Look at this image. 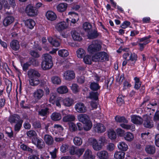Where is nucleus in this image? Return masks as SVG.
I'll return each mask as SVG.
<instances>
[{
    "mask_svg": "<svg viewBox=\"0 0 159 159\" xmlns=\"http://www.w3.org/2000/svg\"><path fill=\"white\" fill-rule=\"evenodd\" d=\"M25 26L27 28L32 30L35 25V23L32 19H28L26 20L25 22Z\"/></svg>",
    "mask_w": 159,
    "mask_h": 159,
    "instance_id": "obj_19",
    "label": "nucleus"
},
{
    "mask_svg": "<svg viewBox=\"0 0 159 159\" xmlns=\"http://www.w3.org/2000/svg\"><path fill=\"white\" fill-rule=\"evenodd\" d=\"M44 140L46 143L49 146L52 145L53 144V139L49 134H45L44 136Z\"/></svg>",
    "mask_w": 159,
    "mask_h": 159,
    "instance_id": "obj_16",
    "label": "nucleus"
},
{
    "mask_svg": "<svg viewBox=\"0 0 159 159\" xmlns=\"http://www.w3.org/2000/svg\"><path fill=\"white\" fill-rule=\"evenodd\" d=\"M88 143L95 151H98L102 148V145H101V144L98 143V141L94 138H91L89 139Z\"/></svg>",
    "mask_w": 159,
    "mask_h": 159,
    "instance_id": "obj_6",
    "label": "nucleus"
},
{
    "mask_svg": "<svg viewBox=\"0 0 159 159\" xmlns=\"http://www.w3.org/2000/svg\"><path fill=\"white\" fill-rule=\"evenodd\" d=\"M76 150L75 155H77L79 157L83 154V153L85 149L84 148H77Z\"/></svg>",
    "mask_w": 159,
    "mask_h": 159,
    "instance_id": "obj_60",
    "label": "nucleus"
},
{
    "mask_svg": "<svg viewBox=\"0 0 159 159\" xmlns=\"http://www.w3.org/2000/svg\"><path fill=\"white\" fill-rule=\"evenodd\" d=\"M75 117L73 115H68L64 116L63 120L64 122H71L75 120Z\"/></svg>",
    "mask_w": 159,
    "mask_h": 159,
    "instance_id": "obj_32",
    "label": "nucleus"
},
{
    "mask_svg": "<svg viewBox=\"0 0 159 159\" xmlns=\"http://www.w3.org/2000/svg\"><path fill=\"white\" fill-rule=\"evenodd\" d=\"M74 100L69 98H67L63 100V104L67 107H70L73 104Z\"/></svg>",
    "mask_w": 159,
    "mask_h": 159,
    "instance_id": "obj_33",
    "label": "nucleus"
},
{
    "mask_svg": "<svg viewBox=\"0 0 159 159\" xmlns=\"http://www.w3.org/2000/svg\"><path fill=\"white\" fill-rule=\"evenodd\" d=\"M70 21L67 18L66 19V21H63L58 23L56 25V28L58 31H61L67 28L69 25V22Z\"/></svg>",
    "mask_w": 159,
    "mask_h": 159,
    "instance_id": "obj_8",
    "label": "nucleus"
},
{
    "mask_svg": "<svg viewBox=\"0 0 159 159\" xmlns=\"http://www.w3.org/2000/svg\"><path fill=\"white\" fill-rule=\"evenodd\" d=\"M47 19L51 21H53L57 18V15L55 13L51 11H48L46 14Z\"/></svg>",
    "mask_w": 159,
    "mask_h": 159,
    "instance_id": "obj_18",
    "label": "nucleus"
},
{
    "mask_svg": "<svg viewBox=\"0 0 159 159\" xmlns=\"http://www.w3.org/2000/svg\"><path fill=\"white\" fill-rule=\"evenodd\" d=\"M49 113V109L47 107L41 109L38 111L39 116L42 117V118H40V119H42L43 120L46 119Z\"/></svg>",
    "mask_w": 159,
    "mask_h": 159,
    "instance_id": "obj_9",
    "label": "nucleus"
},
{
    "mask_svg": "<svg viewBox=\"0 0 159 159\" xmlns=\"http://www.w3.org/2000/svg\"><path fill=\"white\" fill-rule=\"evenodd\" d=\"M25 12L27 15L30 16H36L38 13V10L35 7L31 4L27 5L25 9Z\"/></svg>",
    "mask_w": 159,
    "mask_h": 159,
    "instance_id": "obj_4",
    "label": "nucleus"
},
{
    "mask_svg": "<svg viewBox=\"0 0 159 159\" xmlns=\"http://www.w3.org/2000/svg\"><path fill=\"white\" fill-rule=\"evenodd\" d=\"M20 148L24 151H28L31 153H32L33 151L35 150H33L32 148H30L29 146L24 144H22L20 145Z\"/></svg>",
    "mask_w": 159,
    "mask_h": 159,
    "instance_id": "obj_52",
    "label": "nucleus"
},
{
    "mask_svg": "<svg viewBox=\"0 0 159 159\" xmlns=\"http://www.w3.org/2000/svg\"><path fill=\"white\" fill-rule=\"evenodd\" d=\"M98 141V143L101 144L100 145H102V147L104 145L107 143V140L105 137L103 136L100 137Z\"/></svg>",
    "mask_w": 159,
    "mask_h": 159,
    "instance_id": "obj_47",
    "label": "nucleus"
},
{
    "mask_svg": "<svg viewBox=\"0 0 159 159\" xmlns=\"http://www.w3.org/2000/svg\"><path fill=\"white\" fill-rule=\"evenodd\" d=\"M124 138L126 141L129 142L131 141L134 139V137L133 134L129 132L125 133Z\"/></svg>",
    "mask_w": 159,
    "mask_h": 159,
    "instance_id": "obj_39",
    "label": "nucleus"
},
{
    "mask_svg": "<svg viewBox=\"0 0 159 159\" xmlns=\"http://www.w3.org/2000/svg\"><path fill=\"white\" fill-rule=\"evenodd\" d=\"M108 135L109 138L111 139H115L116 136L115 132L112 129H110L108 131Z\"/></svg>",
    "mask_w": 159,
    "mask_h": 159,
    "instance_id": "obj_48",
    "label": "nucleus"
},
{
    "mask_svg": "<svg viewBox=\"0 0 159 159\" xmlns=\"http://www.w3.org/2000/svg\"><path fill=\"white\" fill-rule=\"evenodd\" d=\"M100 55V61H108L109 60V56L107 54L104 52H98Z\"/></svg>",
    "mask_w": 159,
    "mask_h": 159,
    "instance_id": "obj_27",
    "label": "nucleus"
},
{
    "mask_svg": "<svg viewBox=\"0 0 159 159\" xmlns=\"http://www.w3.org/2000/svg\"><path fill=\"white\" fill-rule=\"evenodd\" d=\"M28 75L30 79H33L35 77H39L41 75L37 70H29L28 72Z\"/></svg>",
    "mask_w": 159,
    "mask_h": 159,
    "instance_id": "obj_23",
    "label": "nucleus"
},
{
    "mask_svg": "<svg viewBox=\"0 0 159 159\" xmlns=\"http://www.w3.org/2000/svg\"><path fill=\"white\" fill-rule=\"evenodd\" d=\"M119 75L120 74H119L116 80L119 84H121L123 81L125 80V78L124 77V75L123 74L120 76H119Z\"/></svg>",
    "mask_w": 159,
    "mask_h": 159,
    "instance_id": "obj_62",
    "label": "nucleus"
},
{
    "mask_svg": "<svg viewBox=\"0 0 159 159\" xmlns=\"http://www.w3.org/2000/svg\"><path fill=\"white\" fill-rule=\"evenodd\" d=\"M94 130L95 132L98 133H101L105 131V128L102 124H97L94 126Z\"/></svg>",
    "mask_w": 159,
    "mask_h": 159,
    "instance_id": "obj_15",
    "label": "nucleus"
},
{
    "mask_svg": "<svg viewBox=\"0 0 159 159\" xmlns=\"http://www.w3.org/2000/svg\"><path fill=\"white\" fill-rule=\"evenodd\" d=\"M76 53L78 57L83 58L86 52L83 49L80 48L77 51Z\"/></svg>",
    "mask_w": 159,
    "mask_h": 159,
    "instance_id": "obj_44",
    "label": "nucleus"
},
{
    "mask_svg": "<svg viewBox=\"0 0 159 159\" xmlns=\"http://www.w3.org/2000/svg\"><path fill=\"white\" fill-rule=\"evenodd\" d=\"M77 119L79 121L85 125L83 127L84 130L88 131L91 128L92 124L88 115L85 114H79L77 116Z\"/></svg>",
    "mask_w": 159,
    "mask_h": 159,
    "instance_id": "obj_1",
    "label": "nucleus"
},
{
    "mask_svg": "<svg viewBox=\"0 0 159 159\" xmlns=\"http://www.w3.org/2000/svg\"><path fill=\"white\" fill-rule=\"evenodd\" d=\"M115 120L117 122L119 123H127L128 122V120L123 116H117L115 117Z\"/></svg>",
    "mask_w": 159,
    "mask_h": 159,
    "instance_id": "obj_43",
    "label": "nucleus"
},
{
    "mask_svg": "<svg viewBox=\"0 0 159 159\" xmlns=\"http://www.w3.org/2000/svg\"><path fill=\"white\" fill-rule=\"evenodd\" d=\"M130 24V22L128 21H125L120 26V27L122 29H125L127 28Z\"/></svg>",
    "mask_w": 159,
    "mask_h": 159,
    "instance_id": "obj_64",
    "label": "nucleus"
},
{
    "mask_svg": "<svg viewBox=\"0 0 159 159\" xmlns=\"http://www.w3.org/2000/svg\"><path fill=\"white\" fill-rule=\"evenodd\" d=\"M29 81L30 85L33 86L37 85L39 83V80H35L34 78L30 79Z\"/></svg>",
    "mask_w": 159,
    "mask_h": 159,
    "instance_id": "obj_54",
    "label": "nucleus"
},
{
    "mask_svg": "<svg viewBox=\"0 0 159 159\" xmlns=\"http://www.w3.org/2000/svg\"><path fill=\"white\" fill-rule=\"evenodd\" d=\"M6 132L10 138H11L13 137V132L10 127H7L6 128Z\"/></svg>",
    "mask_w": 159,
    "mask_h": 159,
    "instance_id": "obj_63",
    "label": "nucleus"
},
{
    "mask_svg": "<svg viewBox=\"0 0 159 159\" xmlns=\"http://www.w3.org/2000/svg\"><path fill=\"white\" fill-rule=\"evenodd\" d=\"M69 128L70 131L72 132L76 131L77 130L76 125L73 122H70L69 124Z\"/></svg>",
    "mask_w": 159,
    "mask_h": 159,
    "instance_id": "obj_59",
    "label": "nucleus"
},
{
    "mask_svg": "<svg viewBox=\"0 0 159 159\" xmlns=\"http://www.w3.org/2000/svg\"><path fill=\"white\" fill-rule=\"evenodd\" d=\"M102 46L97 40L93 41L88 47V50L90 53L93 54L101 50Z\"/></svg>",
    "mask_w": 159,
    "mask_h": 159,
    "instance_id": "obj_3",
    "label": "nucleus"
},
{
    "mask_svg": "<svg viewBox=\"0 0 159 159\" xmlns=\"http://www.w3.org/2000/svg\"><path fill=\"white\" fill-rule=\"evenodd\" d=\"M37 66L39 65V62L36 59L30 58L28 61L25 63L23 66V70H28L29 67L31 65Z\"/></svg>",
    "mask_w": 159,
    "mask_h": 159,
    "instance_id": "obj_7",
    "label": "nucleus"
},
{
    "mask_svg": "<svg viewBox=\"0 0 159 159\" xmlns=\"http://www.w3.org/2000/svg\"><path fill=\"white\" fill-rule=\"evenodd\" d=\"M138 56L136 54L134 53L130 52V56L128 59V61H130L133 62V64L134 65L137 60Z\"/></svg>",
    "mask_w": 159,
    "mask_h": 159,
    "instance_id": "obj_41",
    "label": "nucleus"
},
{
    "mask_svg": "<svg viewBox=\"0 0 159 159\" xmlns=\"http://www.w3.org/2000/svg\"><path fill=\"white\" fill-rule=\"evenodd\" d=\"M33 125L35 129H39L41 127V124L39 120L34 121L33 123Z\"/></svg>",
    "mask_w": 159,
    "mask_h": 159,
    "instance_id": "obj_61",
    "label": "nucleus"
},
{
    "mask_svg": "<svg viewBox=\"0 0 159 159\" xmlns=\"http://www.w3.org/2000/svg\"><path fill=\"white\" fill-rule=\"evenodd\" d=\"M52 82L54 84H59L61 82L60 78L57 76H53L51 78Z\"/></svg>",
    "mask_w": 159,
    "mask_h": 159,
    "instance_id": "obj_51",
    "label": "nucleus"
},
{
    "mask_svg": "<svg viewBox=\"0 0 159 159\" xmlns=\"http://www.w3.org/2000/svg\"><path fill=\"white\" fill-rule=\"evenodd\" d=\"M97 155L100 159H107L109 157L108 153L106 151H102L97 153Z\"/></svg>",
    "mask_w": 159,
    "mask_h": 159,
    "instance_id": "obj_26",
    "label": "nucleus"
},
{
    "mask_svg": "<svg viewBox=\"0 0 159 159\" xmlns=\"http://www.w3.org/2000/svg\"><path fill=\"white\" fill-rule=\"evenodd\" d=\"M74 144L77 146H80L82 143V139L79 137H75L73 140Z\"/></svg>",
    "mask_w": 159,
    "mask_h": 159,
    "instance_id": "obj_53",
    "label": "nucleus"
},
{
    "mask_svg": "<svg viewBox=\"0 0 159 159\" xmlns=\"http://www.w3.org/2000/svg\"><path fill=\"white\" fill-rule=\"evenodd\" d=\"M57 92L60 94L66 93L68 92V90L66 86H61L58 87L57 89Z\"/></svg>",
    "mask_w": 159,
    "mask_h": 159,
    "instance_id": "obj_35",
    "label": "nucleus"
},
{
    "mask_svg": "<svg viewBox=\"0 0 159 159\" xmlns=\"http://www.w3.org/2000/svg\"><path fill=\"white\" fill-rule=\"evenodd\" d=\"M51 118L53 121H59L61 119V116L60 113L54 112L51 115Z\"/></svg>",
    "mask_w": 159,
    "mask_h": 159,
    "instance_id": "obj_29",
    "label": "nucleus"
},
{
    "mask_svg": "<svg viewBox=\"0 0 159 159\" xmlns=\"http://www.w3.org/2000/svg\"><path fill=\"white\" fill-rule=\"evenodd\" d=\"M145 151L149 154H153L155 152L156 148L154 146L148 145L146 146Z\"/></svg>",
    "mask_w": 159,
    "mask_h": 159,
    "instance_id": "obj_28",
    "label": "nucleus"
},
{
    "mask_svg": "<svg viewBox=\"0 0 159 159\" xmlns=\"http://www.w3.org/2000/svg\"><path fill=\"white\" fill-rule=\"evenodd\" d=\"M132 122L135 124L141 125L143 122L142 118L140 116L135 115H133L131 116Z\"/></svg>",
    "mask_w": 159,
    "mask_h": 159,
    "instance_id": "obj_14",
    "label": "nucleus"
},
{
    "mask_svg": "<svg viewBox=\"0 0 159 159\" xmlns=\"http://www.w3.org/2000/svg\"><path fill=\"white\" fill-rule=\"evenodd\" d=\"M100 34L97 29H92L87 33V37L89 39H93L97 38Z\"/></svg>",
    "mask_w": 159,
    "mask_h": 159,
    "instance_id": "obj_12",
    "label": "nucleus"
},
{
    "mask_svg": "<svg viewBox=\"0 0 159 159\" xmlns=\"http://www.w3.org/2000/svg\"><path fill=\"white\" fill-rule=\"evenodd\" d=\"M76 110L79 113H84L86 111V107L84 103L81 102L77 103L75 106Z\"/></svg>",
    "mask_w": 159,
    "mask_h": 159,
    "instance_id": "obj_13",
    "label": "nucleus"
},
{
    "mask_svg": "<svg viewBox=\"0 0 159 159\" xmlns=\"http://www.w3.org/2000/svg\"><path fill=\"white\" fill-rule=\"evenodd\" d=\"M15 18L12 16H7L4 18L2 21L3 25L7 27L11 25L14 21Z\"/></svg>",
    "mask_w": 159,
    "mask_h": 159,
    "instance_id": "obj_10",
    "label": "nucleus"
},
{
    "mask_svg": "<svg viewBox=\"0 0 159 159\" xmlns=\"http://www.w3.org/2000/svg\"><path fill=\"white\" fill-rule=\"evenodd\" d=\"M48 40L53 46L58 47L60 45V43L58 40L52 37H49L48 38Z\"/></svg>",
    "mask_w": 159,
    "mask_h": 159,
    "instance_id": "obj_30",
    "label": "nucleus"
},
{
    "mask_svg": "<svg viewBox=\"0 0 159 159\" xmlns=\"http://www.w3.org/2000/svg\"><path fill=\"white\" fill-rule=\"evenodd\" d=\"M35 139L37 141V146L39 149H41L44 147L45 143L42 139H39L37 138L32 139V141L33 143H35L34 140Z\"/></svg>",
    "mask_w": 159,
    "mask_h": 159,
    "instance_id": "obj_21",
    "label": "nucleus"
},
{
    "mask_svg": "<svg viewBox=\"0 0 159 159\" xmlns=\"http://www.w3.org/2000/svg\"><path fill=\"white\" fill-rule=\"evenodd\" d=\"M20 118L19 115L14 114L10 116L8 121L11 124L15 123L20 121Z\"/></svg>",
    "mask_w": 159,
    "mask_h": 159,
    "instance_id": "obj_20",
    "label": "nucleus"
},
{
    "mask_svg": "<svg viewBox=\"0 0 159 159\" xmlns=\"http://www.w3.org/2000/svg\"><path fill=\"white\" fill-rule=\"evenodd\" d=\"M58 53L59 56L63 57H67L69 54L68 50L64 49L58 51Z\"/></svg>",
    "mask_w": 159,
    "mask_h": 159,
    "instance_id": "obj_40",
    "label": "nucleus"
},
{
    "mask_svg": "<svg viewBox=\"0 0 159 159\" xmlns=\"http://www.w3.org/2000/svg\"><path fill=\"white\" fill-rule=\"evenodd\" d=\"M5 82L7 85V92L8 94H10L11 90L12 83L9 80L6 81Z\"/></svg>",
    "mask_w": 159,
    "mask_h": 159,
    "instance_id": "obj_50",
    "label": "nucleus"
},
{
    "mask_svg": "<svg viewBox=\"0 0 159 159\" xmlns=\"http://www.w3.org/2000/svg\"><path fill=\"white\" fill-rule=\"evenodd\" d=\"M120 126L122 128L127 130H130L132 131L135 130V126L134 125H128L122 124H120Z\"/></svg>",
    "mask_w": 159,
    "mask_h": 159,
    "instance_id": "obj_46",
    "label": "nucleus"
},
{
    "mask_svg": "<svg viewBox=\"0 0 159 159\" xmlns=\"http://www.w3.org/2000/svg\"><path fill=\"white\" fill-rule=\"evenodd\" d=\"M125 153L122 152L116 151L114 155L116 159H123L124 158Z\"/></svg>",
    "mask_w": 159,
    "mask_h": 159,
    "instance_id": "obj_37",
    "label": "nucleus"
},
{
    "mask_svg": "<svg viewBox=\"0 0 159 159\" xmlns=\"http://www.w3.org/2000/svg\"><path fill=\"white\" fill-rule=\"evenodd\" d=\"M83 27L85 31L87 33L92 29V26L88 22H85L83 24Z\"/></svg>",
    "mask_w": 159,
    "mask_h": 159,
    "instance_id": "obj_34",
    "label": "nucleus"
},
{
    "mask_svg": "<svg viewBox=\"0 0 159 159\" xmlns=\"http://www.w3.org/2000/svg\"><path fill=\"white\" fill-rule=\"evenodd\" d=\"M26 134L28 137L30 139H31L33 138L34 139V138H36V137L37 135V134L36 132L33 130H30L27 132Z\"/></svg>",
    "mask_w": 159,
    "mask_h": 159,
    "instance_id": "obj_45",
    "label": "nucleus"
},
{
    "mask_svg": "<svg viewBox=\"0 0 159 159\" xmlns=\"http://www.w3.org/2000/svg\"><path fill=\"white\" fill-rule=\"evenodd\" d=\"M98 52H97L92 57V60L93 61L97 62L100 61V55L98 54Z\"/></svg>",
    "mask_w": 159,
    "mask_h": 159,
    "instance_id": "obj_56",
    "label": "nucleus"
},
{
    "mask_svg": "<svg viewBox=\"0 0 159 159\" xmlns=\"http://www.w3.org/2000/svg\"><path fill=\"white\" fill-rule=\"evenodd\" d=\"M70 88L73 92L75 93L78 92L80 90L79 86L76 84H72Z\"/></svg>",
    "mask_w": 159,
    "mask_h": 159,
    "instance_id": "obj_55",
    "label": "nucleus"
},
{
    "mask_svg": "<svg viewBox=\"0 0 159 159\" xmlns=\"http://www.w3.org/2000/svg\"><path fill=\"white\" fill-rule=\"evenodd\" d=\"M67 4L65 3H59L57 6V11L60 12H64L67 9Z\"/></svg>",
    "mask_w": 159,
    "mask_h": 159,
    "instance_id": "obj_25",
    "label": "nucleus"
},
{
    "mask_svg": "<svg viewBox=\"0 0 159 159\" xmlns=\"http://www.w3.org/2000/svg\"><path fill=\"white\" fill-rule=\"evenodd\" d=\"M41 67L42 70H49L53 66L52 57L49 54L45 53L42 56Z\"/></svg>",
    "mask_w": 159,
    "mask_h": 159,
    "instance_id": "obj_2",
    "label": "nucleus"
},
{
    "mask_svg": "<svg viewBox=\"0 0 159 159\" xmlns=\"http://www.w3.org/2000/svg\"><path fill=\"white\" fill-rule=\"evenodd\" d=\"M11 48L14 51H17L20 48V45L18 41L16 39L12 40L10 43Z\"/></svg>",
    "mask_w": 159,
    "mask_h": 159,
    "instance_id": "obj_22",
    "label": "nucleus"
},
{
    "mask_svg": "<svg viewBox=\"0 0 159 159\" xmlns=\"http://www.w3.org/2000/svg\"><path fill=\"white\" fill-rule=\"evenodd\" d=\"M71 34L72 38L74 40L80 41L82 39L80 34L77 31L72 30L71 32Z\"/></svg>",
    "mask_w": 159,
    "mask_h": 159,
    "instance_id": "obj_17",
    "label": "nucleus"
},
{
    "mask_svg": "<svg viewBox=\"0 0 159 159\" xmlns=\"http://www.w3.org/2000/svg\"><path fill=\"white\" fill-rule=\"evenodd\" d=\"M118 147L120 150L124 151H126L128 148L127 145L123 142H120L118 145Z\"/></svg>",
    "mask_w": 159,
    "mask_h": 159,
    "instance_id": "obj_42",
    "label": "nucleus"
},
{
    "mask_svg": "<svg viewBox=\"0 0 159 159\" xmlns=\"http://www.w3.org/2000/svg\"><path fill=\"white\" fill-rule=\"evenodd\" d=\"M90 84V88L93 91H97L100 89V86L97 83L94 82H91Z\"/></svg>",
    "mask_w": 159,
    "mask_h": 159,
    "instance_id": "obj_36",
    "label": "nucleus"
},
{
    "mask_svg": "<svg viewBox=\"0 0 159 159\" xmlns=\"http://www.w3.org/2000/svg\"><path fill=\"white\" fill-rule=\"evenodd\" d=\"M83 60L87 64H91L92 62V57L89 55H86L84 57Z\"/></svg>",
    "mask_w": 159,
    "mask_h": 159,
    "instance_id": "obj_49",
    "label": "nucleus"
},
{
    "mask_svg": "<svg viewBox=\"0 0 159 159\" xmlns=\"http://www.w3.org/2000/svg\"><path fill=\"white\" fill-rule=\"evenodd\" d=\"M43 94L44 92L43 90L39 89L34 92V96L36 98L39 99L43 96Z\"/></svg>",
    "mask_w": 159,
    "mask_h": 159,
    "instance_id": "obj_31",
    "label": "nucleus"
},
{
    "mask_svg": "<svg viewBox=\"0 0 159 159\" xmlns=\"http://www.w3.org/2000/svg\"><path fill=\"white\" fill-rule=\"evenodd\" d=\"M151 37V36L149 35L148 36L138 39V41L139 42H142L144 41V42L143 43H138L139 50L140 51H142L143 50L145 45L151 42L152 40L150 39H149Z\"/></svg>",
    "mask_w": 159,
    "mask_h": 159,
    "instance_id": "obj_5",
    "label": "nucleus"
},
{
    "mask_svg": "<svg viewBox=\"0 0 159 159\" xmlns=\"http://www.w3.org/2000/svg\"><path fill=\"white\" fill-rule=\"evenodd\" d=\"M22 122L23 120H20L15 125L14 129L15 131H19L22 126Z\"/></svg>",
    "mask_w": 159,
    "mask_h": 159,
    "instance_id": "obj_58",
    "label": "nucleus"
},
{
    "mask_svg": "<svg viewBox=\"0 0 159 159\" xmlns=\"http://www.w3.org/2000/svg\"><path fill=\"white\" fill-rule=\"evenodd\" d=\"M64 77L65 80H70L75 78V75L73 70H67L64 73Z\"/></svg>",
    "mask_w": 159,
    "mask_h": 159,
    "instance_id": "obj_11",
    "label": "nucleus"
},
{
    "mask_svg": "<svg viewBox=\"0 0 159 159\" xmlns=\"http://www.w3.org/2000/svg\"><path fill=\"white\" fill-rule=\"evenodd\" d=\"M143 125L144 127L147 128H150L153 126V124L152 121L149 117H147L144 120Z\"/></svg>",
    "mask_w": 159,
    "mask_h": 159,
    "instance_id": "obj_24",
    "label": "nucleus"
},
{
    "mask_svg": "<svg viewBox=\"0 0 159 159\" xmlns=\"http://www.w3.org/2000/svg\"><path fill=\"white\" fill-rule=\"evenodd\" d=\"M99 93L98 92H92L90 94V98L95 100H97L98 99V96Z\"/></svg>",
    "mask_w": 159,
    "mask_h": 159,
    "instance_id": "obj_57",
    "label": "nucleus"
},
{
    "mask_svg": "<svg viewBox=\"0 0 159 159\" xmlns=\"http://www.w3.org/2000/svg\"><path fill=\"white\" fill-rule=\"evenodd\" d=\"M84 159H93V157L92 155V152L89 149L87 150L84 155Z\"/></svg>",
    "mask_w": 159,
    "mask_h": 159,
    "instance_id": "obj_38",
    "label": "nucleus"
}]
</instances>
